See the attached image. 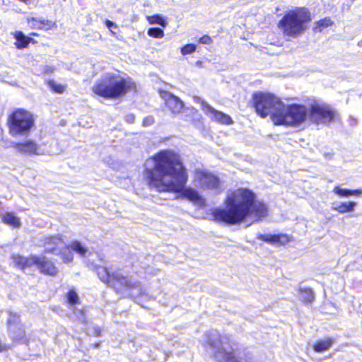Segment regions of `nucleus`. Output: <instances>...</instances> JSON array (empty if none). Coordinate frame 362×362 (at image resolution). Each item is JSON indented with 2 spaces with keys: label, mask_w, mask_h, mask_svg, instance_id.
Segmentation results:
<instances>
[{
  "label": "nucleus",
  "mask_w": 362,
  "mask_h": 362,
  "mask_svg": "<svg viewBox=\"0 0 362 362\" xmlns=\"http://www.w3.org/2000/svg\"><path fill=\"white\" fill-rule=\"evenodd\" d=\"M144 168L145 179L150 187L161 192H182V197L197 206H205V199L197 190L185 187L188 180L187 170L178 153L162 150L148 158Z\"/></svg>",
  "instance_id": "f257e3e1"
},
{
  "label": "nucleus",
  "mask_w": 362,
  "mask_h": 362,
  "mask_svg": "<svg viewBox=\"0 0 362 362\" xmlns=\"http://www.w3.org/2000/svg\"><path fill=\"white\" fill-rule=\"evenodd\" d=\"M224 208L214 209L211 215L220 223L235 225L248 218L259 220L267 214V206L256 200V194L247 188H238L227 193Z\"/></svg>",
  "instance_id": "f03ea898"
},
{
  "label": "nucleus",
  "mask_w": 362,
  "mask_h": 362,
  "mask_svg": "<svg viewBox=\"0 0 362 362\" xmlns=\"http://www.w3.org/2000/svg\"><path fill=\"white\" fill-rule=\"evenodd\" d=\"M135 88L136 85L129 77L119 73H107L94 83L91 90L103 98L116 99Z\"/></svg>",
  "instance_id": "7ed1b4c3"
},
{
  "label": "nucleus",
  "mask_w": 362,
  "mask_h": 362,
  "mask_svg": "<svg viewBox=\"0 0 362 362\" xmlns=\"http://www.w3.org/2000/svg\"><path fill=\"white\" fill-rule=\"evenodd\" d=\"M96 272L99 279L110 286L114 288L117 292L128 295L143 294V288L139 281L132 275H127L122 272H115L110 274L103 267H97Z\"/></svg>",
  "instance_id": "20e7f679"
},
{
  "label": "nucleus",
  "mask_w": 362,
  "mask_h": 362,
  "mask_svg": "<svg viewBox=\"0 0 362 362\" xmlns=\"http://www.w3.org/2000/svg\"><path fill=\"white\" fill-rule=\"evenodd\" d=\"M311 13L305 7H296L288 11L279 23L284 35L296 37L303 33L311 21Z\"/></svg>",
  "instance_id": "39448f33"
},
{
  "label": "nucleus",
  "mask_w": 362,
  "mask_h": 362,
  "mask_svg": "<svg viewBox=\"0 0 362 362\" xmlns=\"http://www.w3.org/2000/svg\"><path fill=\"white\" fill-rule=\"evenodd\" d=\"M273 117L275 125L297 127L308 119V109L303 105H286L282 102L279 113Z\"/></svg>",
  "instance_id": "423d86ee"
},
{
  "label": "nucleus",
  "mask_w": 362,
  "mask_h": 362,
  "mask_svg": "<svg viewBox=\"0 0 362 362\" xmlns=\"http://www.w3.org/2000/svg\"><path fill=\"white\" fill-rule=\"evenodd\" d=\"M207 349L220 362H239L235 356L233 346L230 337L212 332L207 335Z\"/></svg>",
  "instance_id": "0eeeda50"
},
{
  "label": "nucleus",
  "mask_w": 362,
  "mask_h": 362,
  "mask_svg": "<svg viewBox=\"0 0 362 362\" xmlns=\"http://www.w3.org/2000/svg\"><path fill=\"white\" fill-rule=\"evenodd\" d=\"M34 126V115L25 109H16L8 116V127L12 136H27Z\"/></svg>",
  "instance_id": "6e6552de"
},
{
  "label": "nucleus",
  "mask_w": 362,
  "mask_h": 362,
  "mask_svg": "<svg viewBox=\"0 0 362 362\" xmlns=\"http://www.w3.org/2000/svg\"><path fill=\"white\" fill-rule=\"evenodd\" d=\"M252 100L256 112L262 117L269 116L273 122L274 115L279 113L282 104L280 98L268 93H255Z\"/></svg>",
  "instance_id": "1a4fd4ad"
},
{
  "label": "nucleus",
  "mask_w": 362,
  "mask_h": 362,
  "mask_svg": "<svg viewBox=\"0 0 362 362\" xmlns=\"http://www.w3.org/2000/svg\"><path fill=\"white\" fill-rule=\"evenodd\" d=\"M308 109V119L315 124H328L334 121L337 116V112L326 103L314 101Z\"/></svg>",
  "instance_id": "9d476101"
},
{
  "label": "nucleus",
  "mask_w": 362,
  "mask_h": 362,
  "mask_svg": "<svg viewBox=\"0 0 362 362\" xmlns=\"http://www.w3.org/2000/svg\"><path fill=\"white\" fill-rule=\"evenodd\" d=\"M194 185L202 190L220 192L221 183L219 178L210 171L203 168H196L194 171Z\"/></svg>",
  "instance_id": "9b49d317"
},
{
  "label": "nucleus",
  "mask_w": 362,
  "mask_h": 362,
  "mask_svg": "<svg viewBox=\"0 0 362 362\" xmlns=\"http://www.w3.org/2000/svg\"><path fill=\"white\" fill-rule=\"evenodd\" d=\"M9 335L13 341L17 343L26 342L27 338L24 326L16 314H11L8 319Z\"/></svg>",
  "instance_id": "f8f14e48"
},
{
  "label": "nucleus",
  "mask_w": 362,
  "mask_h": 362,
  "mask_svg": "<svg viewBox=\"0 0 362 362\" xmlns=\"http://www.w3.org/2000/svg\"><path fill=\"white\" fill-rule=\"evenodd\" d=\"M69 248L79 254L82 257H86L90 253L88 248L83 246L78 241H73L70 243L69 247L65 245L64 248L61 249L57 254L61 255L62 260L64 263H69L72 262L74 259L73 253L69 250Z\"/></svg>",
  "instance_id": "ddd939ff"
},
{
  "label": "nucleus",
  "mask_w": 362,
  "mask_h": 362,
  "mask_svg": "<svg viewBox=\"0 0 362 362\" xmlns=\"http://www.w3.org/2000/svg\"><path fill=\"white\" fill-rule=\"evenodd\" d=\"M201 105L202 107L203 112L212 121L225 125H230L233 123L232 118L229 115L215 110L211 106H210L206 102L202 101Z\"/></svg>",
  "instance_id": "4468645a"
},
{
  "label": "nucleus",
  "mask_w": 362,
  "mask_h": 362,
  "mask_svg": "<svg viewBox=\"0 0 362 362\" xmlns=\"http://www.w3.org/2000/svg\"><path fill=\"white\" fill-rule=\"evenodd\" d=\"M15 148L21 153L26 155H41L39 146L33 140L28 139L22 142L15 144Z\"/></svg>",
  "instance_id": "2eb2a0df"
},
{
  "label": "nucleus",
  "mask_w": 362,
  "mask_h": 362,
  "mask_svg": "<svg viewBox=\"0 0 362 362\" xmlns=\"http://www.w3.org/2000/svg\"><path fill=\"white\" fill-rule=\"evenodd\" d=\"M65 243L60 235L49 236L45 238V250L48 253H57L64 248Z\"/></svg>",
  "instance_id": "dca6fc26"
},
{
  "label": "nucleus",
  "mask_w": 362,
  "mask_h": 362,
  "mask_svg": "<svg viewBox=\"0 0 362 362\" xmlns=\"http://www.w3.org/2000/svg\"><path fill=\"white\" fill-rule=\"evenodd\" d=\"M165 104L173 113H179L183 108V103L177 97L173 95L169 92H163L160 93Z\"/></svg>",
  "instance_id": "f3484780"
},
{
  "label": "nucleus",
  "mask_w": 362,
  "mask_h": 362,
  "mask_svg": "<svg viewBox=\"0 0 362 362\" xmlns=\"http://www.w3.org/2000/svg\"><path fill=\"white\" fill-rule=\"evenodd\" d=\"M11 259L13 264L21 269L35 265V263H37L40 261L38 257L33 255L25 257L18 255H13Z\"/></svg>",
  "instance_id": "a211bd4d"
},
{
  "label": "nucleus",
  "mask_w": 362,
  "mask_h": 362,
  "mask_svg": "<svg viewBox=\"0 0 362 362\" xmlns=\"http://www.w3.org/2000/svg\"><path fill=\"white\" fill-rule=\"evenodd\" d=\"M27 23L33 29H50L56 27V23L54 21L35 17H28Z\"/></svg>",
  "instance_id": "6ab92c4d"
},
{
  "label": "nucleus",
  "mask_w": 362,
  "mask_h": 362,
  "mask_svg": "<svg viewBox=\"0 0 362 362\" xmlns=\"http://www.w3.org/2000/svg\"><path fill=\"white\" fill-rule=\"evenodd\" d=\"M39 258V262L35 263V265L40 270L41 272L49 275H56L58 272L57 268L55 267L54 263L46 257H42Z\"/></svg>",
  "instance_id": "aec40b11"
},
{
  "label": "nucleus",
  "mask_w": 362,
  "mask_h": 362,
  "mask_svg": "<svg viewBox=\"0 0 362 362\" xmlns=\"http://www.w3.org/2000/svg\"><path fill=\"white\" fill-rule=\"evenodd\" d=\"M356 206L357 204L354 202L335 201L331 204L332 209L337 211L339 214L353 212L355 210Z\"/></svg>",
  "instance_id": "412c9836"
},
{
  "label": "nucleus",
  "mask_w": 362,
  "mask_h": 362,
  "mask_svg": "<svg viewBox=\"0 0 362 362\" xmlns=\"http://www.w3.org/2000/svg\"><path fill=\"white\" fill-rule=\"evenodd\" d=\"M259 238L271 243L285 244L289 241L288 237L286 235H260Z\"/></svg>",
  "instance_id": "4be33fe9"
},
{
  "label": "nucleus",
  "mask_w": 362,
  "mask_h": 362,
  "mask_svg": "<svg viewBox=\"0 0 362 362\" xmlns=\"http://www.w3.org/2000/svg\"><path fill=\"white\" fill-rule=\"evenodd\" d=\"M333 192L340 197H358L362 194V189H348L337 185L334 187Z\"/></svg>",
  "instance_id": "5701e85b"
},
{
  "label": "nucleus",
  "mask_w": 362,
  "mask_h": 362,
  "mask_svg": "<svg viewBox=\"0 0 362 362\" xmlns=\"http://www.w3.org/2000/svg\"><path fill=\"white\" fill-rule=\"evenodd\" d=\"M297 292L299 299L304 303H310L315 299L314 293L309 288H298Z\"/></svg>",
  "instance_id": "b1692460"
},
{
  "label": "nucleus",
  "mask_w": 362,
  "mask_h": 362,
  "mask_svg": "<svg viewBox=\"0 0 362 362\" xmlns=\"http://www.w3.org/2000/svg\"><path fill=\"white\" fill-rule=\"evenodd\" d=\"M2 221L13 228H18L21 226L20 218L13 213L6 212L1 216Z\"/></svg>",
  "instance_id": "393cba45"
},
{
  "label": "nucleus",
  "mask_w": 362,
  "mask_h": 362,
  "mask_svg": "<svg viewBox=\"0 0 362 362\" xmlns=\"http://www.w3.org/2000/svg\"><path fill=\"white\" fill-rule=\"evenodd\" d=\"M13 37L16 40L15 42V45L18 49H23L26 47L31 40L30 37L25 36L21 31H16L13 33Z\"/></svg>",
  "instance_id": "a878e982"
},
{
  "label": "nucleus",
  "mask_w": 362,
  "mask_h": 362,
  "mask_svg": "<svg viewBox=\"0 0 362 362\" xmlns=\"http://www.w3.org/2000/svg\"><path fill=\"white\" fill-rule=\"evenodd\" d=\"M332 341L330 339L319 340L313 345V349L317 352H322L327 350L332 345Z\"/></svg>",
  "instance_id": "bb28decb"
},
{
  "label": "nucleus",
  "mask_w": 362,
  "mask_h": 362,
  "mask_svg": "<svg viewBox=\"0 0 362 362\" xmlns=\"http://www.w3.org/2000/svg\"><path fill=\"white\" fill-rule=\"evenodd\" d=\"M47 85L51 90L56 93H63L66 90V86L58 83L54 80H48Z\"/></svg>",
  "instance_id": "cd10ccee"
},
{
  "label": "nucleus",
  "mask_w": 362,
  "mask_h": 362,
  "mask_svg": "<svg viewBox=\"0 0 362 362\" xmlns=\"http://www.w3.org/2000/svg\"><path fill=\"white\" fill-rule=\"evenodd\" d=\"M333 25V21L330 18H325L315 23L314 30L315 32H320L323 28H327Z\"/></svg>",
  "instance_id": "c85d7f7f"
},
{
  "label": "nucleus",
  "mask_w": 362,
  "mask_h": 362,
  "mask_svg": "<svg viewBox=\"0 0 362 362\" xmlns=\"http://www.w3.org/2000/svg\"><path fill=\"white\" fill-rule=\"evenodd\" d=\"M148 22L150 24H158L165 28L167 25V23L163 17L159 14L146 16Z\"/></svg>",
  "instance_id": "c756f323"
},
{
  "label": "nucleus",
  "mask_w": 362,
  "mask_h": 362,
  "mask_svg": "<svg viewBox=\"0 0 362 362\" xmlns=\"http://www.w3.org/2000/svg\"><path fill=\"white\" fill-rule=\"evenodd\" d=\"M66 298L68 303L71 305H75L78 303H79V297L77 293V292L74 289L71 288L69 291V292L66 294Z\"/></svg>",
  "instance_id": "7c9ffc66"
},
{
  "label": "nucleus",
  "mask_w": 362,
  "mask_h": 362,
  "mask_svg": "<svg viewBox=\"0 0 362 362\" xmlns=\"http://www.w3.org/2000/svg\"><path fill=\"white\" fill-rule=\"evenodd\" d=\"M147 34L155 38H162L164 36V32L158 28H151L148 30Z\"/></svg>",
  "instance_id": "2f4dec72"
},
{
  "label": "nucleus",
  "mask_w": 362,
  "mask_h": 362,
  "mask_svg": "<svg viewBox=\"0 0 362 362\" xmlns=\"http://www.w3.org/2000/svg\"><path fill=\"white\" fill-rule=\"evenodd\" d=\"M197 46L194 44H187L181 48L182 55H187L195 52Z\"/></svg>",
  "instance_id": "473e14b6"
},
{
  "label": "nucleus",
  "mask_w": 362,
  "mask_h": 362,
  "mask_svg": "<svg viewBox=\"0 0 362 362\" xmlns=\"http://www.w3.org/2000/svg\"><path fill=\"white\" fill-rule=\"evenodd\" d=\"M154 122V119L152 117L149 116V117H146L144 121H143V124L144 126H150L152 124H153Z\"/></svg>",
  "instance_id": "72a5a7b5"
},
{
  "label": "nucleus",
  "mask_w": 362,
  "mask_h": 362,
  "mask_svg": "<svg viewBox=\"0 0 362 362\" xmlns=\"http://www.w3.org/2000/svg\"><path fill=\"white\" fill-rule=\"evenodd\" d=\"M211 42V39L209 36L204 35L199 39V42L202 44H209Z\"/></svg>",
  "instance_id": "f704fd0d"
},
{
  "label": "nucleus",
  "mask_w": 362,
  "mask_h": 362,
  "mask_svg": "<svg viewBox=\"0 0 362 362\" xmlns=\"http://www.w3.org/2000/svg\"><path fill=\"white\" fill-rule=\"evenodd\" d=\"M105 25H106V26H107L108 28H112V27H115V28H116V27H117V25H116V24H115V23H113V22H112V21H109V20L106 21V22H105Z\"/></svg>",
  "instance_id": "c9c22d12"
},
{
  "label": "nucleus",
  "mask_w": 362,
  "mask_h": 362,
  "mask_svg": "<svg viewBox=\"0 0 362 362\" xmlns=\"http://www.w3.org/2000/svg\"><path fill=\"white\" fill-rule=\"evenodd\" d=\"M11 346H8V345H6V344H3L2 343L0 342V351H6L8 349H10Z\"/></svg>",
  "instance_id": "e433bc0d"
},
{
  "label": "nucleus",
  "mask_w": 362,
  "mask_h": 362,
  "mask_svg": "<svg viewBox=\"0 0 362 362\" xmlns=\"http://www.w3.org/2000/svg\"><path fill=\"white\" fill-rule=\"evenodd\" d=\"M127 120H128V122H133V120H134V116H132V115H129V116H128V117H127Z\"/></svg>",
  "instance_id": "4c0bfd02"
},
{
  "label": "nucleus",
  "mask_w": 362,
  "mask_h": 362,
  "mask_svg": "<svg viewBox=\"0 0 362 362\" xmlns=\"http://www.w3.org/2000/svg\"><path fill=\"white\" fill-rule=\"evenodd\" d=\"M197 64L198 66H201V64H202V62L198 61V62H197Z\"/></svg>",
  "instance_id": "58836bf2"
}]
</instances>
